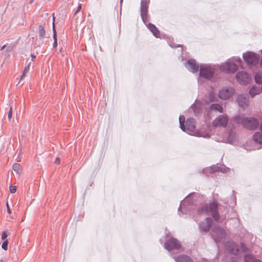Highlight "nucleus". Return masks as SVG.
<instances>
[{
	"instance_id": "33",
	"label": "nucleus",
	"mask_w": 262,
	"mask_h": 262,
	"mask_svg": "<svg viewBox=\"0 0 262 262\" xmlns=\"http://www.w3.org/2000/svg\"><path fill=\"white\" fill-rule=\"evenodd\" d=\"M215 96L213 94H210V101H213L215 100Z\"/></svg>"
},
{
	"instance_id": "27",
	"label": "nucleus",
	"mask_w": 262,
	"mask_h": 262,
	"mask_svg": "<svg viewBox=\"0 0 262 262\" xmlns=\"http://www.w3.org/2000/svg\"><path fill=\"white\" fill-rule=\"evenodd\" d=\"M8 234L6 231H4L2 233V239L3 241H8L7 239Z\"/></svg>"
},
{
	"instance_id": "20",
	"label": "nucleus",
	"mask_w": 262,
	"mask_h": 262,
	"mask_svg": "<svg viewBox=\"0 0 262 262\" xmlns=\"http://www.w3.org/2000/svg\"><path fill=\"white\" fill-rule=\"evenodd\" d=\"M211 110L219 112L220 113L223 112V108L221 104H212L210 107Z\"/></svg>"
},
{
	"instance_id": "36",
	"label": "nucleus",
	"mask_w": 262,
	"mask_h": 262,
	"mask_svg": "<svg viewBox=\"0 0 262 262\" xmlns=\"http://www.w3.org/2000/svg\"><path fill=\"white\" fill-rule=\"evenodd\" d=\"M172 48H183L181 45L171 46Z\"/></svg>"
},
{
	"instance_id": "41",
	"label": "nucleus",
	"mask_w": 262,
	"mask_h": 262,
	"mask_svg": "<svg viewBox=\"0 0 262 262\" xmlns=\"http://www.w3.org/2000/svg\"><path fill=\"white\" fill-rule=\"evenodd\" d=\"M0 262H3V260H0Z\"/></svg>"
},
{
	"instance_id": "23",
	"label": "nucleus",
	"mask_w": 262,
	"mask_h": 262,
	"mask_svg": "<svg viewBox=\"0 0 262 262\" xmlns=\"http://www.w3.org/2000/svg\"><path fill=\"white\" fill-rule=\"evenodd\" d=\"M245 262H261L260 260L255 259V258L251 255H246L244 257Z\"/></svg>"
},
{
	"instance_id": "32",
	"label": "nucleus",
	"mask_w": 262,
	"mask_h": 262,
	"mask_svg": "<svg viewBox=\"0 0 262 262\" xmlns=\"http://www.w3.org/2000/svg\"><path fill=\"white\" fill-rule=\"evenodd\" d=\"M81 7H82L81 5V4H79V5H78V7H77V10L76 11V12H75V14H74L75 15H76V14L78 12H79V11L81 10Z\"/></svg>"
},
{
	"instance_id": "26",
	"label": "nucleus",
	"mask_w": 262,
	"mask_h": 262,
	"mask_svg": "<svg viewBox=\"0 0 262 262\" xmlns=\"http://www.w3.org/2000/svg\"><path fill=\"white\" fill-rule=\"evenodd\" d=\"M38 33H39V36L41 38L44 37L46 35V31H45L44 28L41 26H39L38 27Z\"/></svg>"
},
{
	"instance_id": "18",
	"label": "nucleus",
	"mask_w": 262,
	"mask_h": 262,
	"mask_svg": "<svg viewBox=\"0 0 262 262\" xmlns=\"http://www.w3.org/2000/svg\"><path fill=\"white\" fill-rule=\"evenodd\" d=\"M253 140L257 143L262 144V133L257 132L253 137Z\"/></svg>"
},
{
	"instance_id": "13",
	"label": "nucleus",
	"mask_w": 262,
	"mask_h": 262,
	"mask_svg": "<svg viewBox=\"0 0 262 262\" xmlns=\"http://www.w3.org/2000/svg\"><path fill=\"white\" fill-rule=\"evenodd\" d=\"M185 66L188 70L193 73L197 72L199 68V66L195 62V60L193 59L188 60Z\"/></svg>"
},
{
	"instance_id": "5",
	"label": "nucleus",
	"mask_w": 262,
	"mask_h": 262,
	"mask_svg": "<svg viewBox=\"0 0 262 262\" xmlns=\"http://www.w3.org/2000/svg\"><path fill=\"white\" fill-rule=\"evenodd\" d=\"M235 94V90L231 87H224L219 92V97L222 100H227Z\"/></svg>"
},
{
	"instance_id": "9",
	"label": "nucleus",
	"mask_w": 262,
	"mask_h": 262,
	"mask_svg": "<svg viewBox=\"0 0 262 262\" xmlns=\"http://www.w3.org/2000/svg\"><path fill=\"white\" fill-rule=\"evenodd\" d=\"M165 248L168 251L178 250L181 248V245L176 239L171 238L165 243Z\"/></svg>"
},
{
	"instance_id": "10",
	"label": "nucleus",
	"mask_w": 262,
	"mask_h": 262,
	"mask_svg": "<svg viewBox=\"0 0 262 262\" xmlns=\"http://www.w3.org/2000/svg\"><path fill=\"white\" fill-rule=\"evenodd\" d=\"M141 16L143 21L146 25L147 22V0H141Z\"/></svg>"
},
{
	"instance_id": "35",
	"label": "nucleus",
	"mask_w": 262,
	"mask_h": 262,
	"mask_svg": "<svg viewBox=\"0 0 262 262\" xmlns=\"http://www.w3.org/2000/svg\"><path fill=\"white\" fill-rule=\"evenodd\" d=\"M6 205H7V212L9 214H11V210H10V207H9V206L8 204L7 203Z\"/></svg>"
},
{
	"instance_id": "42",
	"label": "nucleus",
	"mask_w": 262,
	"mask_h": 262,
	"mask_svg": "<svg viewBox=\"0 0 262 262\" xmlns=\"http://www.w3.org/2000/svg\"><path fill=\"white\" fill-rule=\"evenodd\" d=\"M122 1H123V0H120L121 2H122Z\"/></svg>"
},
{
	"instance_id": "31",
	"label": "nucleus",
	"mask_w": 262,
	"mask_h": 262,
	"mask_svg": "<svg viewBox=\"0 0 262 262\" xmlns=\"http://www.w3.org/2000/svg\"><path fill=\"white\" fill-rule=\"evenodd\" d=\"M216 167H210L208 170H209L210 173H213V172L216 171Z\"/></svg>"
},
{
	"instance_id": "24",
	"label": "nucleus",
	"mask_w": 262,
	"mask_h": 262,
	"mask_svg": "<svg viewBox=\"0 0 262 262\" xmlns=\"http://www.w3.org/2000/svg\"><path fill=\"white\" fill-rule=\"evenodd\" d=\"M30 66H31V62L29 63L28 64V65L25 68L24 71H23V73L22 74V75L20 77V80H21L25 78V77L26 76V74L28 73V72H29V71L30 70Z\"/></svg>"
},
{
	"instance_id": "17",
	"label": "nucleus",
	"mask_w": 262,
	"mask_h": 262,
	"mask_svg": "<svg viewBox=\"0 0 262 262\" xmlns=\"http://www.w3.org/2000/svg\"><path fill=\"white\" fill-rule=\"evenodd\" d=\"M55 17L54 16L53 17V38H54V43H53V48H56L57 46V39L56 37V33L55 29Z\"/></svg>"
},
{
	"instance_id": "6",
	"label": "nucleus",
	"mask_w": 262,
	"mask_h": 262,
	"mask_svg": "<svg viewBox=\"0 0 262 262\" xmlns=\"http://www.w3.org/2000/svg\"><path fill=\"white\" fill-rule=\"evenodd\" d=\"M228 123V118L226 115H222L216 117L212 121L214 127H225Z\"/></svg>"
},
{
	"instance_id": "22",
	"label": "nucleus",
	"mask_w": 262,
	"mask_h": 262,
	"mask_svg": "<svg viewBox=\"0 0 262 262\" xmlns=\"http://www.w3.org/2000/svg\"><path fill=\"white\" fill-rule=\"evenodd\" d=\"M260 93L259 89L256 87V86H252L250 91H249V94L251 95V97H254L256 95H258Z\"/></svg>"
},
{
	"instance_id": "34",
	"label": "nucleus",
	"mask_w": 262,
	"mask_h": 262,
	"mask_svg": "<svg viewBox=\"0 0 262 262\" xmlns=\"http://www.w3.org/2000/svg\"><path fill=\"white\" fill-rule=\"evenodd\" d=\"M55 163L57 164V165H59L60 163V160L59 158H56V159H55Z\"/></svg>"
},
{
	"instance_id": "37",
	"label": "nucleus",
	"mask_w": 262,
	"mask_h": 262,
	"mask_svg": "<svg viewBox=\"0 0 262 262\" xmlns=\"http://www.w3.org/2000/svg\"><path fill=\"white\" fill-rule=\"evenodd\" d=\"M31 56L32 57V60H33L34 58H35L36 57V56L35 55H34L33 54H31Z\"/></svg>"
},
{
	"instance_id": "30",
	"label": "nucleus",
	"mask_w": 262,
	"mask_h": 262,
	"mask_svg": "<svg viewBox=\"0 0 262 262\" xmlns=\"http://www.w3.org/2000/svg\"><path fill=\"white\" fill-rule=\"evenodd\" d=\"M12 116V109L11 107L9 111L8 115V117L9 119H11Z\"/></svg>"
},
{
	"instance_id": "14",
	"label": "nucleus",
	"mask_w": 262,
	"mask_h": 262,
	"mask_svg": "<svg viewBox=\"0 0 262 262\" xmlns=\"http://www.w3.org/2000/svg\"><path fill=\"white\" fill-rule=\"evenodd\" d=\"M212 223V220L210 218H206L204 222L200 224V228L201 230L208 231L209 230Z\"/></svg>"
},
{
	"instance_id": "8",
	"label": "nucleus",
	"mask_w": 262,
	"mask_h": 262,
	"mask_svg": "<svg viewBox=\"0 0 262 262\" xmlns=\"http://www.w3.org/2000/svg\"><path fill=\"white\" fill-rule=\"evenodd\" d=\"M237 81L242 85H246L249 83L251 80L250 76L246 72H239L236 75Z\"/></svg>"
},
{
	"instance_id": "21",
	"label": "nucleus",
	"mask_w": 262,
	"mask_h": 262,
	"mask_svg": "<svg viewBox=\"0 0 262 262\" xmlns=\"http://www.w3.org/2000/svg\"><path fill=\"white\" fill-rule=\"evenodd\" d=\"M12 168L13 170L17 174L20 175L22 172V169L20 165L18 163H15L13 165Z\"/></svg>"
},
{
	"instance_id": "1",
	"label": "nucleus",
	"mask_w": 262,
	"mask_h": 262,
	"mask_svg": "<svg viewBox=\"0 0 262 262\" xmlns=\"http://www.w3.org/2000/svg\"><path fill=\"white\" fill-rule=\"evenodd\" d=\"M234 120L237 123L249 129H255L258 126V121L254 118L244 117L238 115L234 117Z\"/></svg>"
},
{
	"instance_id": "39",
	"label": "nucleus",
	"mask_w": 262,
	"mask_h": 262,
	"mask_svg": "<svg viewBox=\"0 0 262 262\" xmlns=\"http://www.w3.org/2000/svg\"><path fill=\"white\" fill-rule=\"evenodd\" d=\"M6 48V45H4V46H2L1 49H4V48Z\"/></svg>"
},
{
	"instance_id": "38",
	"label": "nucleus",
	"mask_w": 262,
	"mask_h": 262,
	"mask_svg": "<svg viewBox=\"0 0 262 262\" xmlns=\"http://www.w3.org/2000/svg\"><path fill=\"white\" fill-rule=\"evenodd\" d=\"M260 131L262 133V123H261V124L260 125Z\"/></svg>"
},
{
	"instance_id": "28",
	"label": "nucleus",
	"mask_w": 262,
	"mask_h": 262,
	"mask_svg": "<svg viewBox=\"0 0 262 262\" xmlns=\"http://www.w3.org/2000/svg\"><path fill=\"white\" fill-rule=\"evenodd\" d=\"M8 241H3V243L2 244V248L4 250L6 251L8 249Z\"/></svg>"
},
{
	"instance_id": "15",
	"label": "nucleus",
	"mask_w": 262,
	"mask_h": 262,
	"mask_svg": "<svg viewBox=\"0 0 262 262\" xmlns=\"http://www.w3.org/2000/svg\"><path fill=\"white\" fill-rule=\"evenodd\" d=\"M230 246L231 247L229 248V251L234 254H237L239 251H245V246L243 244H241L240 249L237 248V246L234 243H230Z\"/></svg>"
},
{
	"instance_id": "19",
	"label": "nucleus",
	"mask_w": 262,
	"mask_h": 262,
	"mask_svg": "<svg viewBox=\"0 0 262 262\" xmlns=\"http://www.w3.org/2000/svg\"><path fill=\"white\" fill-rule=\"evenodd\" d=\"M177 262H192L191 258L186 255H181L177 258Z\"/></svg>"
},
{
	"instance_id": "16",
	"label": "nucleus",
	"mask_w": 262,
	"mask_h": 262,
	"mask_svg": "<svg viewBox=\"0 0 262 262\" xmlns=\"http://www.w3.org/2000/svg\"><path fill=\"white\" fill-rule=\"evenodd\" d=\"M148 29L156 37H160V33L158 29L153 25L148 24Z\"/></svg>"
},
{
	"instance_id": "40",
	"label": "nucleus",
	"mask_w": 262,
	"mask_h": 262,
	"mask_svg": "<svg viewBox=\"0 0 262 262\" xmlns=\"http://www.w3.org/2000/svg\"><path fill=\"white\" fill-rule=\"evenodd\" d=\"M260 67L262 68V59L260 61Z\"/></svg>"
},
{
	"instance_id": "3",
	"label": "nucleus",
	"mask_w": 262,
	"mask_h": 262,
	"mask_svg": "<svg viewBox=\"0 0 262 262\" xmlns=\"http://www.w3.org/2000/svg\"><path fill=\"white\" fill-rule=\"evenodd\" d=\"M217 203L215 202H212L210 203L209 207H204L200 210V212L202 213H206L209 211L211 212L212 215L215 221H218L220 216L217 212Z\"/></svg>"
},
{
	"instance_id": "2",
	"label": "nucleus",
	"mask_w": 262,
	"mask_h": 262,
	"mask_svg": "<svg viewBox=\"0 0 262 262\" xmlns=\"http://www.w3.org/2000/svg\"><path fill=\"white\" fill-rule=\"evenodd\" d=\"M241 64V60L236 59L235 60H229L223 63L220 66L221 71L231 73H233L237 70L238 67Z\"/></svg>"
},
{
	"instance_id": "12",
	"label": "nucleus",
	"mask_w": 262,
	"mask_h": 262,
	"mask_svg": "<svg viewBox=\"0 0 262 262\" xmlns=\"http://www.w3.org/2000/svg\"><path fill=\"white\" fill-rule=\"evenodd\" d=\"M236 101L238 105L243 108H245L248 105V98L244 95H238L236 98Z\"/></svg>"
},
{
	"instance_id": "4",
	"label": "nucleus",
	"mask_w": 262,
	"mask_h": 262,
	"mask_svg": "<svg viewBox=\"0 0 262 262\" xmlns=\"http://www.w3.org/2000/svg\"><path fill=\"white\" fill-rule=\"evenodd\" d=\"M181 128L185 132L192 133L195 129V121L192 118H189L186 122V126L184 125V120L182 121L181 117L179 118Z\"/></svg>"
},
{
	"instance_id": "29",
	"label": "nucleus",
	"mask_w": 262,
	"mask_h": 262,
	"mask_svg": "<svg viewBox=\"0 0 262 262\" xmlns=\"http://www.w3.org/2000/svg\"><path fill=\"white\" fill-rule=\"evenodd\" d=\"M16 191V187L15 186H11L10 187V191L11 193H14Z\"/></svg>"
},
{
	"instance_id": "11",
	"label": "nucleus",
	"mask_w": 262,
	"mask_h": 262,
	"mask_svg": "<svg viewBox=\"0 0 262 262\" xmlns=\"http://www.w3.org/2000/svg\"><path fill=\"white\" fill-rule=\"evenodd\" d=\"M213 73V69L208 66H202L200 67V75L205 78H209Z\"/></svg>"
},
{
	"instance_id": "25",
	"label": "nucleus",
	"mask_w": 262,
	"mask_h": 262,
	"mask_svg": "<svg viewBox=\"0 0 262 262\" xmlns=\"http://www.w3.org/2000/svg\"><path fill=\"white\" fill-rule=\"evenodd\" d=\"M255 80L257 83L262 84V72L256 73L255 76Z\"/></svg>"
},
{
	"instance_id": "7",
	"label": "nucleus",
	"mask_w": 262,
	"mask_h": 262,
	"mask_svg": "<svg viewBox=\"0 0 262 262\" xmlns=\"http://www.w3.org/2000/svg\"><path fill=\"white\" fill-rule=\"evenodd\" d=\"M243 57L245 61L249 65H255L258 63V58L253 52L248 51L244 54Z\"/></svg>"
}]
</instances>
